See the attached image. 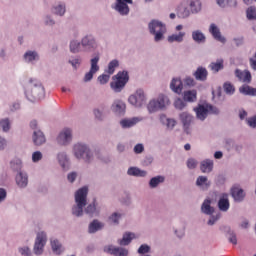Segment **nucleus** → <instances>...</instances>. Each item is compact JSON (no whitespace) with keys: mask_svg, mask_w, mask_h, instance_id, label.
Returning <instances> with one entry per match:
<instances>
[{"mask_svg":"<svg viewBox=\"0 0 256 256\" xmlns=\"http://www.w3.org/2000/svg\"><path fill=\"white\" fill-rule=\"evenodd\" d=\"M196 187L202 189V191H207L211 187V181L207 176H198L196 179Z\"/></svg>","mask_w":256,"mask_h":256,"instance_id":"7c9ffc66","label":"nucleus"},{"mask_svg":"<svg viewBox=\"0 0 256 256\" xmlns=\"http://www.w3.org/2000/svg\"><path fill=\"white\" fill-rule=\"evenodd\" d=\"M190 7V13L192 15H197L198 13H201V10L203 9V4L201 3V0H191L189 3Z\"/></svg>","mask_w":256,"mask_h":256,"instance_id":"4c0bfd02","label":"nucleus"},{"mask_svg":"<svg viewBox=\"0 0 256 256\" xmlns=\"http://www.w3.org/2000/svg\"><path fill=\"white\" fill-rule=\"evenodd\" d=\"M121 217H123V214L119 212H114L109 216V221H111L115 225H119V219H121Z\"/></svg>","mask_w":256,"mask_h":256,"instance_id":"052dcab7","label":"nucleus"},{"mask_svg":"<svg viewBox=\"0 0 256 256\" xmlns=\"http://www.w3.org/2000/svg\"><path fill=\"white\" fill-rule=\"evenodd\" d=\"M141 121H143V117L123 118L120 120V126L122 129H131V127H135Z\"/></svg>","mask_w":256,"mask_h":256,"instance_id":"412c9836","label":"nucleus"},{"mask_svg":"<svg viewBox=\"0 0 256 256\" xmlns=\"http://www.w3.org/2000/svg\"><path fill=\"white\" fill-rule=\"evenodd\" d=\"M15 181L19 189H25L29 185V175L25 171H19L16 174Z\"/></svg>","mask_w":256,"mask_h":256,"instance_id":"f3484780","label":"nucleus"},{"mask_svg":"<svg viewBox=\"0 0 256 256\" xmlns=\"http://www.w3.org/2000/svg\"><path fill=\"white\" fill-rule=\"evenodd\" d=\"M133 239H137L135 233L125 232L122 239L117 240V243L120 245V247H127V245H131V241H133Z\"/></svg>","mask_w":256,"mask_h":256,"instance_id":"393cba45","label":"nucleus"},{"mask_svg":"<svg viewBox=\"0 0 256 256\" xmlns=\"http://www.w3.org/2000/svg\"><path fill=\"white\" fill-rule=\"evenodd\" d=\"M199 164V162H197L194 158H189L186 161V165L189 169H197V165Z\"/></svg>","mask_w":256,"mask_h":256,"instance_id":"338daca9","label":"nucleus"},{"mask_svg":"<svg viewBox=\"0 0 256 256\" xmlns=\"http://www.w3.org/2000/svg\"><path fill=\"white\" fill-rule=\"evenodd\" d=\"M104 253L113 256H129V250L125 247L115 246L112 244L103 247Z\"/></svg>","mask_w":256,"mask_h":256,"instance_id":"f8f14e48","label":"nucleus"},{"mask_svg":"<svg viewBox=\"0 0 256 256\" xmlns=\"http://www.w3.org/2000/svg\"><path fill=\"white\" fill-rule=\"evenodd\" d=\"M57 160L60 167L63 169V171H67V169H69V156H67V153L65 152L58 153Z\"/></svg>","mask_w":256,"mask_h":256,"instance_id":"473e14b6","label":"nucleus"},{"mask_svg":"<svg viewBox=\"0 0 256 256\" xmlns=\"http://www.w3.org/2000/svg\"><path fill=\"white\" fill-rule=\"evenodd\" d=\"M223 89L226 95H233L235 93V86H233V84H231L230 82H225L223 85Z\"/></svg>","mask_w":256,"mask_h":256,"instance_id":"13d9d810","label":"nucleus"},{"mask_svg":"<svg viewBox=\"0 0 256 256\" xmlns=\"http://www.w3.org/2000/svg\"><path fill=\"white\" fill-rule=\"evenodd\" d=\"M180 122L182 123L183 129L187 135L191 133V123L195 120V117L189 112H182L179 114Z\"/></svg>","mask_w":256,"mask_h":256,"instance_id":"ddd939ff","label":"nucleus"},{"mask_svg":"<svg viewBox=\"0 0 256 256\" xmlns=\"http://www.w3.org/2000/svg\"><path fill=\"white\" fill-rule=\"evenodd\" d=\"M87 187L80 188L75 193V205L72 206V215L74 217H83L85 207L87 206Z\"/></svg>","mask_w":256,"mask_h":256,"instance_id":"7ed1b4c3","label":"nucleus"},{"mask_svg":"<svg viewBox=\"0 0 256 256\" xmlns=\"http://www.w3.org/2000/svg\"><path fill=\"white\" fill-rule=\"evenodd\" d=\"M42 21L46 27H53L56 23L55 19L53 18V16L51 14L44 15L42 18Z\"/></svg>","mask_w":256,"mask_h":256,"instance_id":"864d4df0","label":"nucleus"},{"mask_svg":"<svg viewBox=\"0 0 256 256\" xmlns=\"http://www.w3.org/2000/svg\"><path fill=\"white\" fill-rule=\"evenodd\" d=\"M208 76L209 72L207 71V68L202 66H199L193 73V77L196 79V81H205Z\"/></svg>","mask_w":256,"mask_h":256,"instance_id":"2f4dec72","label":"nucleus"},{"mask_svg":"<svg viewBox=\"0 0 256 256\" xmlns=\"http://www.w3.org/2000/svg\"><path fill=\"white\" fill-rule=\"evenodd\" d=\"M234 75L236 78H238V81L241 83L249 84L251 83L253 77L251 76V72L249 70H241L237 68L234 72Z\"/></svg>","mask_w":256,"mask_h":256,"instance_id":"6ab92c4d","label":"nucleus"},{"mask_svg":"<svg viewBox=\"0 0 256 256\" xmlns=\"http://www.w3.org/2000/svg\"><path fill=\"white\" fill-rule=\"evenodd\" d=\"M185 32L174 33L168 36V43H183L185 40Z\"/></svg>","mask_w":256,"mask_h":256,"instance_id":"a19ab883","label":"nucleus"},{"mask_svg":"<svg viewBox=\"0 0 256 256\" xmlns=\"http://www.w3.org/2000/svg\"><path fill=\"white\" fill-rule=\"evenodd\" d=\"M53 15H57L58 17H64L65 13H67V5L65 2H59L58 4L52 7Z\"/></svg>","mask_w":256,"mask_h":256,"instance_id":"c756f323","label":"nucleus"},{"mask_svg":"<svg viewBox=\"0 0 256 256\" xmlns=\"http://www.w3.org/2000/svg\"><path fill=\"white\" fill-rule=\"evenodd\" d=\"M246 17L248 21H256V7L250 6L246 9Z\"/></svg>","mask_w":256,"mask_h":256,"instance_id":"603ef678","label":"nucleus"},{"mask_svg":"<svg viewBox=\"0 0 256 256\" xmlns=\"http://www.w3.org/2000/svg\"><path fill=\"white\" fill-rule=\"evenodd\" d=\"M246 121L247 125H249L251 129H256V116H252L248 118Z\"/></svg>","mask_w":256,"mask_h":256,"instance_id":"774afa93","label":"nucleus"},{"mask_svg":"<svg viewBox=\"0 0 256 256\" xmlns=\"http://www.w3.org/2000/svg\"><path fill=\"white\" fill-rule=\"evenodd\" d=\"M24 93L28 101L45 99V88L41 81L35 78H30L24 83Z\"/></svg>","mask_w":256,"mask_h":256,"instance_id":"f257e3e1","label":"nucleus"},{"mask_svg":"<svg viewBox=\"0 0 256 256\" xmlns=\"http://www.w3.org/2000/svg\"><path fill=\"white\" fill-rule=\"evenodd\" d=\"M10 167L13 169V171H17V173H19V171H23L21 170L23 167V162L20 159H14L10 162Z\"/></svg>","mask_w":256,"mask_h":256,"instance_id":"5fc2aeb1","label":"nucleus"},{"mask_svg":"<svg viewBox=\"0 0 256 256\" xmlns=\"http://www.w3.org/2000/svg\"><path fill=\"white\" fill-rule=\"evenodd\" d=\"M177 16L180 18V19H188V17L191 16V10L189 9V7L187 6V3L186 2H181L177 9Z\"/></svg>","mask_w":256,"mask_h":256,"instance_id":"b1692460","label":"nucleus"},{"mask_svg":"<svg viewBox=\"0 0 256 256\" xmlns=\"http://www.w3.org/2000/svg\"><path fill=\"white\" fill-rule=\"evenodd\" d=\"M194 112L196 113V119L199 121H205L209 115V108L207 105L200 104L194 108Z\"/></svg>","mask_w":256,"mask_h":256,"instance_id":"5701e85b","label":"nucleus"},{"mask_svg":"<svg viewBox=\"0 0 256 256\" xmlns=\"http://www.w3.org/2000/svg\"><path fill=\"white\" fill-rule=\"evenodd\" d=\"M116 81L110 83V87L114 93H121L125 89V85L129 83V72L123 70L119 71L115 76Z\"/></svg>","mask_w":256,"mask_h":256,"instance_id":"423d86ee","label":"nucleus"},{"mask_svg":"<svg viewBox=\"0 0 256 256\" xmlns=\"http://www.w3.org/2000/svg\"><path fill=\"white\" fill-rule=\"evenodd\" d=\"M47 245V232L40 231L36 234V238L33 246L34 255H43L45 251V246Z\"/></svg>","mask_w":256,"mask_h":256,"instance_id":"0eeeda50","label":"nucleus"},{"mask_svg":"<svg viewBox=\"0 0 256 256\" xmlns=\"http://www.w3.org/2000/svg\"><path fill=\"white\" fill-rule=\"evenodd\" d=\"M148 31L150 35H153L155 43H161L165 39L167 25L160 20L152 19L148 23Z\"/></svg>","mask_w":256,"mask_h":256,"instance_id":"20e7f679","label":"nucleus"},{"mask_svg":"<svg viewBox=\"0 0 256 256\" xmlns=\"http://www.w3.org/2000/svg\"><path fill=\"white\" fill-rule=\"evenodd\" d=\"M105 227V224L97 219L93 220L88 226V233H97Z\"/></svg>","mask_w":256,"mask_h":256,"instance_id":"ea45409f","label":"nucleus"},{"mask_svg":"<svg viewBox=\"0 0 256 256\" xmlns=\"http://www.w3.org/2000/svg\"><path fill=\"white\" fill-rule=\"evenodd\" d=\"M175 109H178V111H183L185 107H187V102L184 99L177 98L174 102Z\"/></svg>","mask_w":256,"mask_h":256,"instance_id":"6e6d98bb","label":"nucleus"},{"mask_svg":"<svg viewBox=\"0 0 256 256\" xmlns=\"http://www.w3.org/2000/svg\"><path fill=\"white\" fill-rule=\"evenodd\" d=\"M58 145H69L71 141H73V132L69 128H65L62 130L57 139H56Z\"/></svg>","mask_w":256,"mask_h":256,"instance_id":"dca6fc26","label":"nucleus"},{"mask_svg":"<svg viewBox=\"0 0 256 256\" xmlns=\"http://www.w3.org/2000/svg\"><path fill=\"white\" fill-rule=\"evenodd\" d=\"M171 105V100L169 99V96L165 94H159V96L156 99H152L147 104V110L151 113H157V111H165L167 107Z\"/></svg>","mask_w":256,"mask_h":256,"instance_id":"39448f33","label":"nucleus"},{"mask_svg":"<svg viewBox=\"0 0 256 256\" xmlns=\"http://www.w3.org/2000/svg\"><path fill=\"white\" fill-rule=\"evenodd\" d=\"M216 3L222 9H225V7H237V0H216Z\"/></svg>","mask_w":256,"mask_h":256,"instance_id":"8fccbe9b","label":"nucleus"},{"mask_svg":"<svg viewBox=\"0 0 256 256\" xmlns=\"http://www.w3.org/2000/svg\"><path fill=\"white\" fill-rule=\"evenodd\" d=\"M81 45L84 51L87 53H91V51H95L99 45L97 44V38L91 33L84 35L81 38Z\"/></svg>","mask_w":256,"mask_h":256,"instance_id":"9d476101","label":"nucleus"},{"mask_svg":"<svg viewBox=\"0 0 256 256\" xmlns=\"http://www.w3.org/2000/svg\"><path fill=\"white\" fill-rule=\"evenodd\" d=\"M139 255H147V253H151V246L148 244H141L137 250Z\"/></svg>","mask_w":256,"mask_h":256,"instance_id":"4d7b16f0","label":"nucleus"},{"mask_svg":"<svg viewBox=\"0 0 256 256\" xmlns=\"http://www.w3.org/2000/svg\"><path fill=\"white\" fill-rule=\"evenodd\" d=\"M93 114L95 119H97V121H103L105 119V114H103V110L99 108H95L93 110Z\"/></svg>","mask_w":256,"mask_h":256,"instance_id":"e2e57ef3","label":"nucleus"},{"mask_svg":"<svg viewBox=\"0 0 256 256\" xmlns=\"http://www.w3.org/2000/svg\"><path fill=\"white\" fill-rule=\"evenodd\" d=\"M127 175L129 177H146L148 173L147 170H141L139 167L132 166L128 168Z\"/></svg>","mask_w":256,"mask_h":256,"instance_id":"72a5a7b5","label":"nucleus"},{"mask_svg":"<svg viewBox=\"0 0 256 256\" xmlns=\"http://www.w3.org/2000/svg\"><path fill=\"white\" fill-rule=\"evenodd\" d=\"M32 141L34 145H37L38 147L45 144L47 141V138H45V134L41 130H34L32 134Z\"/></svg>","mask_w":256,"mask_h":256,"instance_id":"a878e982","label":"nucleus"},{"mask_svg":"<svg viewBox=\"0 0 256 256\" xmlns=\"http://www.w3.org/2000/svg\"><path fill=\"white\" fill-rule=\"evenodd\" d=\"M215 163L211 159H205L200 162V171L202 173H211Z\"/></svg>","mask_w":256,"mask_h":256,"instance_id":"f704fd0d","label":"nucleus"},{"mask_svg":"<svg viewBox=\"0 0 256 256\" xmlns=\"http://www.w3.org/2000/svg\"><path fill=\"white\" fill-rule=\"evenodd\" d=\"M126 109L127 106L122 100H115L111 105V111H113V113L118 117H123V115H125Z\"/></svg>","mask_w":256,"mask_h":256,"instance_id":"a211bd4d","label":"nucleus"},{"mask_svg":"<svg viewBox=\"0 0 256 256\" xmlns=\"http://www.w3.org/2000/svg\"><path fill=\"white\" fill-rule=\"evenodd\" d=\"M84 213L88 215V217H96V215H99V212L97 211V206H95V203L89 204L84 209Z\"/></svg>","mask_w":256,"mask_h":256,"instance_id":"09e8293b","label":"nucleus"},{"mask_svg":"<svg viewBox=\"0 0 256 256\" xmlns=\"http://www.w3.org/2000/svg\"><path fill=\"white\" fill-rule=\"evenodd\" d=\"M68 63L77 71V69L81 67L83 59H81V56H72L69 58Z\"/></svg>","mask_w":256,"mask_h":256,"instance_id":"de8ad7c7","label":"nucleus"},{"mask_svg":"<svg viewBox=\"0 0 256 256\" xmlns=\"http://www.w3.org/2000/svg\"><path fill=\"white\" fill-rule=\"evenodd\" d=\"M161 183H165V176L158 175V176L152 177L149 180L148 185H149L150 189H157V187L159 185H161Z\"/></svg>","mask_w":256,"mask_h":256,"instance_id":"79ce46f5","label":"nucleus"},{"mask_svg":"<svg viewBox=\"0 0 256 256\" xmlns=\"http://www.w3.org/2000/svg\"><path fill=\"white\" fill-rule=\"evenodd\" d=\"M192 40L194 43H197L198 45H201L207 41V37L201 30H194L192 31Z\"/></svg>","mask_w":256,"mask_h":256,"instance_id":"c9c22d12","label":"nucleus"},{"mask_svg":"<svg viewBox=\"0 0 256 256\" xmlns=\"http://www.w3.org/2000/svg\"><path fill=\"white\" fill-rule=\"evenodd\" d=\"M129 5H133V0H115L112 9L120 14L121 17H127L131 11Z\"/></svg>","mask_w":256,"mask_h":256,"instance_id":"1a4fd4ad","label":"nucleus"},{"mask_svg":"<svg viewBox=\"0 0 256 256\" xmlns=\"http://www.w3.org/2000/svg\"><path fill=\"white\" fill-rule=\"evenodd\" d=\"M81 41L79 40H71L70 43H69V49H70V53H74V54H77V53H81Z\"/></svg>","mask_w":256,"mask_h":256,"instance_id":"49530a36","label":"nucleus"},{"mask_svg":"<svg viewBox=\"0 0 256 256\" xmlns=\"http://www.w3.org/2000/svg\"><path fill=\"white\" fill-rule=\"evenodd\" d=\"M22 59L27 65H35V63L40 61L41 56L37 50H26Z\"/></svg>","mask_w":256,"mask_h":256,"instance_id":"2eb2a0df","label":"nucleus"},{"mask_svg":"<svg viewBox=\"0 0 256 256\" xmlns=\"http://www.w3.org/2000/svg\"><path fill=\"white\" fill-rule=\"evenodd\" d=\"M50 245L54 255H63V253H65V247H63V244L60 243L59 239H51Z\"/></svg>","mask_w":256,"mask_h":256,"instance_id":"bb28decb","label":"nucleus"},{"mask_svg":"<svg viewBox=\"0 0 256 256\" xmlns=\"http://www.w3.org/2000/svg\"><path fill=\"white\" fill-rule=\"evenodd\" d=\"M72 153L78 161H84L87 165H91L95 161V153L89 145L78 142L73 145Z\"/></svg>","mask_w":256,"mask_h":256,"instance_id":"f03ea898","label":"nucleus"},{"mask_svg":"<svg viewBox=\"0 0 256 256\" xmlns=\"http://www.w3.org/2000/svg\"><path fill=\"white\" fill-rule=\"evenodd\" d=\"M18 252L23 256H31V248L29 246H23L18 248Z\"/></svg>","mask_w":256,"mask_h":256,"instance_id":"69168bd1","label":"nucleus"},{"mask_svg":"<svg viewBox=\"0 0 256 256\" xmlns=\"http://www.w3.org/2000/svg\"><path fill=\"white\" fill-rule=\"evenodd\" d=\"M230 195L235 201V203H243L245 201V190L239 186V184H235L230 189Z\"/></svg>","mask_w":256,"mask_h":256,"instance_id":"4468645a","label":"nucleus"},{"mask_svg":"<svg viewBox=\"0 0 256 256\" xmlns=\"http://www.w3.org/2000/svg\"><path fill=\"white\" fill-rule=\"evenodd\" d=\"M239 93H241V95H248L250 97H256V88H253L247 84H243L239 88Z\"/></svg>","mask_w":256,"mask_h":256,"instance_id":"37998d69","label":"nucleus"},{"mask_svg":"<svg viewBox=\"0 0 256 256\" xmlns=\"http://www.w3.org/2000/svg\"><path fill=\"white\" fill-rule=\"evenodd\" d=\"M182 97L186 103H195L197 101V90L184 91Z\"/></svg>","mask_w":256,"mask_h":256,"instance_id":"58836bf2","label":"nucleus"},{"mask_svg":"<svg viewBox=\"0 0 256 256\" xmlns=\"http://www.w3.org/2000/svg\"><path fill=\"white\" fill-rule=\"evenodd\" d=\"M117 67H119V60L113 59L112 61H110L108 63V67L105 70V73H107L108 75H113V73H115V69Z\"/></svg>","mask_w":256,"mask_h":256,"instance_id":"3c124183","label":"nucleus"},{"mask_svg":"<svg viewBox=\"0 0 256 256\" xmlns=\"http://www.w3.org/2000/svg\"><path fill=\"white\" fill-rule=\"evenodd\" d=\"M146 101L147 97L145 96V91H143V89L136 90V92L128 98V102L130 105H133V107H143Z\"/></svg>","mask_w":256,"mask_h":256,"instance_id":"9b49d317","label":"nucleus"},{"mask_svg":"<svg viewBox=\"0 0 256 256\" xmlns=\"http://www.w3.org/2000/svg\"><path fill=\"white\" fill-rule=\"evenodd\" d=\"M224 63L225 61L223 60V58L217 59L216 62H212L209 64V69L213 73H219V71H223V69H225Z\"/></svg>","mask_w":256,"mask_h":256,"instance_id":"e433bc0d","label":"nucleus"},{"mask_svg":"<svg viewBox=\"0 0 256 256\" xmlns=\"http://www.w3.org/2000/svg\"><path fill=\"white\" fill-rule=\"evenodd\" d=\"M217 205L219 211H222V213H227V211H229V208L231 207V203L229 202V194L222 193L220 195Z\"/></svg>","mask_w":256,"mask_h":256,"instance_id":"aec40b11","label":"nucleus"},{"mask_svg":"<svg viewBox=\"0 0 256 256\" xmlns=\"http://www.w3.org/2000/svg\"><path fill=\"white\" fill-rule=\"evenodd\" d=\"M213 200L211 198H206L201 205V213L203 215H213L215 213V207L211 206Z\"/></svg>","mask_w":256,"mask_h":256,"instance_id":"cd10ccee","label":"nucleus"},{"mask_svg":"<svg viewBox=\"0 0 256 256\" xmlns=\"http://www.w3.org/2000/svg\"><path fill=\"white\" fill-rule=\"evenodd\" d=\"M209 33H211L212 37L216 41H219L220 43H227V38L221 35V30L215 25V23L210 24Z\"/></svg>","mask_w":256,"mask_h":256,"instance_id":"4be33fe9","label":"nucleus"},{"mask_svg":"<svg viewBox=\"0 0 256 256\" xmlns=\"http://www.w3.org/2000/svg\"><path fill=\"white\" fill-rule=\"evenodd\" d=\"M209 220L207 221V225H209L210 227L215 225V223H217L219 221V219H221V214L217 213V214H212L209 215Z\"/></svg>","mask_w":256,"mask_h":256,"instance_id":"bf43d9fd","label":"nucleus"},{"mask_svg":"<svg viewBox=\"0 0 256 256\" xmlns=\"http://www.w3.org/2000/svg\"><path fill=\"white\" fill-rule=\"evenodd\" d=\"M224 231L229 243H232V245H237V234H235V231H233L229 226H225Z\"/></svg>","mask_w":256,"mask_h":256,"instance_id":"c03bdc74","label":"nucleus"},{"mask_svg":"<svg viewBox=\"0 0 256 256\" xmlns=\"http://www.w3.org/2000/svg\"><path fill=\"white\" fill-rule=\"evenodd\" d=\"M170 89L173 93L181 95L183 93V81L180 78H173L170 82Z\"/></svg>","mask_w":256,"mask_h":256,"instance_id":"c85d7f7f","label":"nucleus"},{"mask_svg":"<svg viewBox=\"0 0 256 256\" xmlns=\"http://www.w3.org/2000/svg\"><path fill=\"white\" fill-rule=\"evenodd\" d=\"M0 131L9 133L11 131V119L9 117L0 119Z\"/></svg>","mask_w":256,"mask_h":256,"instance_id":"a18cd8bd","label":"nucleus"},{"mask_svg":"<svg viewBox=\"0 0 256 256\" xmlns=\"http://www.w3.org/2000/svg\"><path fill=\"white\" fill-rule=\"evenodd\" d=\"M111 78V74H102L98 76V81L100 85H106V83H109V79Z\"/></svg>","mask_w":256,"mask_h":256,"instance_id":"0e129e2a","label":"nucleus"},{"mask_svg":"<svg viewBox=\"0 0 256 256\" xmlns=\"http://www.w3.org/2000/svg\"><path fill=\"white\" fill-rule=\"evenodd\" d=\"M101 60V54L96 53L94 57L90 59V70L84 75L83 81L84 83H89L93 79L95 73H97L100 69L99 61Z\"/></svg>","mask_w":256,"mask_h":256,"instance_id":"6e6552de","label":"nucleus"},{"mask_svg":"<svg viewBox=\"0 0 256 256\" xmlns=\"http://www.w3.org/2000/svg\"><path fill=\"white\" fill-rule=\"evenodd\" d=\"M183 83L186 87H195V85H197V82H195V79L191 76H186L183 79Z\"/></svg>","mask_w":256,"mask_h":256,"instance_id":"680f3d73","label":"nucleus"}]
</instances>
